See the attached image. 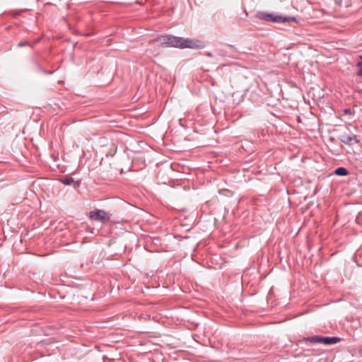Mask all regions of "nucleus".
<instances>
[{"instance_id": "obj_1", "label": "nucleus", "mask_w": 362, "mask_h": 362, "mask_svg": "<svg viewBox=\"0 0 362 362\" xmlns=\"http://www.w3.org/2000/svg\"><path fill=\"white\" fill-rule=\"evenodd\" d=\"M157 40L162 45L180 49H202L204 47V42L201 40L176 37L170 35H160L158 37Z\"/></svg>"}, {"instance_id": "obj_2", "label": "nucleus", "mask_w": 362, "mask_h": 362, "mask_svg": "<svg viewBox=\"0 0 362 362\" xmlns=\"http://www.w3.org/2000/svg\"><path fill=\"white\" fill-rule=\"evenodd\" d=\"M256 18L260 21L265 22L272 23H289V22H297V19L295 17L291 16H282L280 15H275L274 13H269L265 11H259L256 14Z\"/></svg>"}, {"instance_id": "obj_3", "label": "nucleus", "mask_w": 362, "mask_h": 362, "mask_svg": "<svg viewBox=\"0 0 362 362\" xmlns=\"http://www.w3.org/2000/svg\"><path fill=\"white\" fill-rule=\"evenodd\" d=\"M89 217L93 221H96L102 223H105L110 221L111 214L103 210L95 209L94 211H90Z\"/></svg>"}, {"instance_id": "obj_4", "label": "nucleus", "mask_w": 362, "mask_h": 362, "mask_svg": "<svg viewBox=\"0 0 362 362\" xmlns=\"http://www.w3.org/2000/svg\"><path fill=\"white\" fill-rule=\"evenodd\" d=\"M339 140L342 143L347 145H352L354 144H357L359 141L357 139V136L354 134H348L346 132H343L339 136Z\"/></svg>"}, {"instance_id": "obj_5", "label": "nucleus", "mask_w": 362, "mask_h": 362, "mask_svg": "<svg viewBox=\"0 0 362 362\" xmlns=\"http://www.w3.org/2000/svg\"><path fill=\"white\" fill-rule=\"evenodd\" d=\"M341 340L337 337H322V344L326 345L334 344Z\"/></svg>"}, {"instance_id": "obj_6", "label": "nucleus", "mask_w": 362, "mask_h": 362, "mask_svg": "<svg viewBox=\"0 0 362 362\" xmlns=\"http://www.w3.org/2000/svg\"><path fill=\"white\" fill-rule=\"evenodd\" d=\"M304 341H309L313 344H322V337L316 335L304 338Z\"/></svg>"}, {"instance_id": "obj_7", "label": "nucleus", "mask_w": 362, "mask_h": 362, "mask_svg": "<svg viewBox=\"0 0 362 362\" xmlns=\"http://www.w3.org/2000/svg\"><path fill=\"white\" fill-rule=\"evenodd\" d=\"M334 174L339 176H346L349 174V171L344 167H339L334 170Z\"/></svg>"}, {"instance_id": "obj_8", "label": "nucleus", "mask_w": 362, "mask_h": 362, "mask_svg": "<svg viewBox=\"0 0 362 362\" xmlns=\"http://www.w3.org/2000/svg\"><path fill=\"white\" fill-rule=\"evenodd\" d=\"M59 181L64 185H70L75 183L74 179L71 177L66 176L59 179Z\"/></svg>"}, {"instance_id": "obj_9", "label": "nucleus", "mask_w": 362, "mask_h": 362, "mask_svg": "<svg viewBox=\"0 0 362 362\" xmlns=\"http://www.w3.org/2000/svg\"><path fill=\"white\" fill-rule=\"evenodd\" d=\"M358 59L360 61L357 63V66L360 67V66H362V56L360 55L358 57Z\"/></svg>"}, {"instance_id": "obj_10", "label": "nucleus", "mask_w": 362, "mask_h": 362, "mask_svg": "<svg viewBox=\"0 0 362 362\" xmlns=\"http://www.w3.org/2000/svg\"><path fill=\"white\" fill-rule=\"evenodd\" d=\"M358 76H362V69L358 71Z\"/></svg>"}, {"instance_id": "obj_11", "label": "nucleus", "mask_w": 362, "mask_h": 362, "mask_svg": "<svg viewBox=\"0 0 362 362\" xmlns=\"http://www.w3.org/2000/svg\"><path fill=\"white\" fill-rule=\"evenodd\" d=\"M358 354L361 356H362V347L359 349Z\"/></svg>"}, {"instance_id": "obj_12", "label": "nucleus", "mask_w": 362, "mask_h": 362, "mask_svg": "<svg viewBox=\"0 0 362 362\" xmlns=\"http://www.w3.org/2000/svg\"><path fill=\"white\" fill-rule=\"evenodd\" d=\"M344 112L346 114H349L351 112V110L349 109H346Z\"/></svg>"}, {"instance_id": "obj_13", "label": "nucleus", "mask_w": 362, "mask_h": 362, "mask_svg": "<svg viewBox=\"0 0 362 362\" xmlns=\"http://www.w3.org/2000/svg\"><path fill=\"white\" fill-rule=\"evenodd\" d=\"M336 2L338 4H340L341 2V0H335Z\"/></svg>"}, {"instance_id": "obj_14", "label": "nucleus", "mask_w": 362, "mask_h": 362, "mask_svg": "<svg viewBox=\"0 0 362 362\" xmlns=\"http://www.w3.org/2000/svg\"><path fill=\"white\" fill-rule=\"evenodd\" d=\"M23 45H24V44H23V43H19V44L18 45V47H22V46H23Z\"/></svg>"}, {"instance_id": "obj_15", "label": "nucleus", "mask_w": 362, "mask_h": 362, "mask_svg": "<svg viewBox=\"0 0 362 362\" xmlns=\"http://www.w3.org/2000/svg\"><path fill=\"white\" fill-rule=\"evenodd\" d=\"M76 184H77V185H77V187H78V186H79V185H80V182H76Z\"/></svg>"}]
</instances>
